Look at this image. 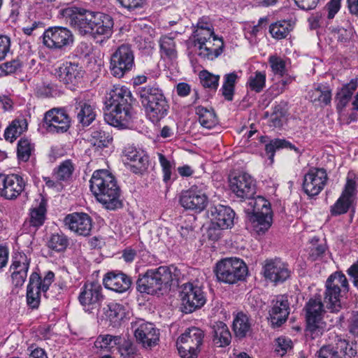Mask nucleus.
<instances>
[{
    "label": "nucleus",
    "mask_w": 358,
    "mask_h": 358,
    "mask_svg": "<svg viewBox=\"0 0 358 358\" xmlns=\"http://www.w3.org/2000/svg\"><path fill=\"white\" fill-rule=\"evenodd\" d=\"M63 15L69 24L83 36L89 34L94 39L100 36L108 39L113 32L114 22L108 14L72 7L64 9Z\"/></svg>",
    "instance_id": "nucleus-1"
},
{
    "label": "nucleus",
    "mask_w": 358,
    "mask_h": 358,
    "mask_svg": "<svg viewBox=\"0 0 358 358\" xmlns=\"http://www.w3.org/2000/svg\"><path fill=\"white\" fill-rule=\"evenodd\" d=\"M131 94L127 87L114 85L105 96V121L115 127H126L131 118Z\"/></svg>",
    "instance_id": "nucleus-2"
},
{
    "label": "nucleus",
    "mask_w": 358,
    "mask_h": 358,
    "mask_svg": "<svg viewBox=\"0 0 358 358\" xmlns=\"http://www.w3.org/2000/svg\"><path fill=\"white\" fill-rule=\"evenodd\" d=\"M90 182L92 192L107 209L115 210L122 207L120 187L115 177L108 171H95Z\"/></svg>",
    "instance_id": "nucleus-3"
},
{
    "label": "nucleus",
    "mask_w": 358,
    "mask_h": 358,
    "mask_svg": "<svg viewBox=\"0 0 358 358\" xmlns=\"http://www.w3.org/2000/svg\"><path fill=\"white\" fill-rule=\"evenodd\" d=\"M138 94L146 116L152 122L157 123L167 115L169 106L159 87L150 85L140 87Z\"/></svg>",
    "instance_id": "nucleus-4"
},
{
    "label": "nucleus",
    "mask_w": 358,
    "mask_h": 358,
    "mask_svg": "<svg viewBox=\"0 0 358 358\" xmlns=\"http://www.w3.org/2000/svg\"><path fill=\"white\" fill-rule=\"evenodd\" d=\"M173 280L171 269L167 266H160L150 269L140 275L136 284L137 289L141 293L155 294L167 289Z\"/></svg>",
    "instance_id": "nucleus-5"
},
{
    "label": "nucleus",
    "mask_w": 358,
    "mask_h": 358,
    "mask_svg": "<svg viewBox=\"0 0 358 358\" xmlns=\"http://www.w3.org/2000/svg\"><path fill=\"white\" fill-rule=\"evenodd\" d=\"M349 291L346 276L341 271L331 274L325 282L324 302L331 313H338L342 308L341 299Z\"/></svg>",
    "instance_id": "nucleus-6"
},
{
    "label": "nucleus",
    "mask_w": 358,
    "mask_h": 358,
    "mask_svg": "<svg viewBox=\"0 0 358 358\" xmlns=\"http://www.w3.org/2000/svg\"><path fill=\"white\" fill-rule=\"evenodd\" d=\"M306 321V336L315 339L322 335L326 329V323L323 321L324 313V304L320 296L310 298L305 308Z\"/></svg>",
    "instance_id": "nucleus-7"
},
{
    "label": "nucleus",
    "mask_w": 358,
    "mask_h": 358,
    "mask_svg": "<svg viewBox=\"0 0 358 358\" xmlns=\"http://www.w3.org/2000/svg\"><path fill=\"white\" fill-rule=\"evenodd\" d=\"M215 273L219 282L235 284L245 279L248 274V267L241 259L229 257L221 259L216 264Z\"/></svg>",
    "instance_id": "nucleus-8"
},
{
    "label": "nucleus",
    "mask_w": 358,
    "mask_h": 358,
    "mask_svg": "<svg viewBox=\"0 0 358 358\" xmlns=\"http://www.w3.org/2000/svg\"><path fill=\"white\" fill-rule=\"evenodd\" d=\"M181 308L185 313H191L201 308L206 302L202 284L196 280L182 284L180 287Z\"/></svg>",
    "instance_id": "nucleus-9"
},
{
    "label": "nucleus",
    "mask_w": 358,
    "mask_h": 358,
    "mask_svg": "<svg viewBox=\"0 0 358 358\" xmlns=\"http://www.w3.org/2000/svg\"><path fill=\"white\" fill-rule=\"evenodd\" d=\"M205 334L197 327L187 329L177 340L176 346L182 358H196L203 343Z\"/></svg>",
    "instance_id": "nucleus-10"
},
{
    "label": "nucleus",
    "mask_w": 358,
    "mask_h": 358,
    "mask_svg": "<svg viewBox=\"0 0 358 358\" xmlns=\"http://www.w3.org/2000/svg\"><path fill=\"white\" fill-rule=\"evenodd\" d=\"M134 65V52L129 44L120 45L110 55L109 70L115 78L124 77Z\"/></svg>",
    "instance_id": "nucleus-11"
},
{
    "label": "nucleus",
    "mask_w": 358,
    "mask_h": 358,
    "mask_svg": "<svg viewBox=\"0 0 358 358\" xmlns=\"http://www.w3.org/2000/svg\"><path fill=\"white\" fill-rule=\"evenodd\" d=\"M249 205L252 208V214L250 217L254 229L257 233L264 234L271 225V210L270 203L263 196H258L252 199Z\"/></svg>",
    "instance_id": "nucleus-12"
},
{
    "label": "nucleus",
    "mask_w": 358,
    "mask_h": 358,
    "mask_svg": "<svg viewBox=\"0 0 358 358\" xmlns=\"http://www.w3.org/2000/svg\"><path fill=\"white\" fill-rule=\"evenodd\" d=\"M179 203L184 209L199 213L207 207L208 196L203 187L193 185L180 192Z\"/></svg>",
    "instance_id": "nucleus-13"
},
{
    "label": "nucleus",
    "mask_w": 358,
    "mask_h": 358,
    "mask_svg": "<svg viewBox=\"0 0 358 358\" xmlns=\"http://www.w3.org/2000/svg\"><path fill=\"white\" fill-rule=\"evenodd\" d=\"M43 43L49 49L64 50L73 45V35L63 27H50L43 33Z\"/></svg>",
    "instance_id": "nucleus-14"
},
{
    "label": "nucleus",
    "mask_w": 358,
    "mask_h": 358,
    "mask_svg": "<svg viewBox=\"0 0 358 358\" xmlns=\"http://www.w3.org/2000/svg\"><path fill=\"white\" fill-rule=\"evenodd\" d=\"M327 171L323 168H310L304 175L302 188L310 197L318 195L328 181Z\"/></svg>",
    "instance_id": "nucleus-15"
},
{
    "label": "nucleus",
    "mask_w": 358,
    "mask_h": 358,
    "mask_svg": "<svg viewBox=\"0 0 358 358\" xmlns=\"http://www.w3.org/2000/svg\"><path fill=\"white\" fill-rule=\"evenodd\" d=\"M43 126L50 133H64L70 128L71 117L64 109L54 108L45 113Z\"/></svg>",
    "instance_id": "nucleus-16"
},
{
    "label": "nucleus",
    "mask_w": 358,
    "mask_h": 358,
    "mask_svg": "<svg viewBox=\"0 0 358 358\" xmlns=\"http://www.w3.org/2000/svg\"><path fill=\"white\" fill-rule=\"evenodd\" d=\"M234 211L229 206L217 205L210 207L208 211V217L211 222V227L208 231L210 237L212 236L210 233L213 229L231 228L234 225Z\"/></svg>",
    "instance_id": "nucleus-17"
},
{
    "label": "nucleus",
    "mask_w": 358,
    "mask_h": 358,
    "mask_svg": "<svg viewBox=\"0 0 358 358\" xmlns=\"http://www.w3.org/2000/svg\"><path fill=\"white\" fill-rule=\"evenodd\" d=\"M102 287L94 282L85 283L80 289L78 301L87 312L98 308L103 300Z\"/></svg>",
    "instance_id": "nucleus-18"
},
{
    "label": "nucleus",
    "mask_w": 358,
    "mask_h": 358,
    "mask_svg": "<svg viewBox=\"0 0 358 358\" xmlns=\"http://www.w3.org/2000/svg\"><path fill=\"white\" fill-rule=\"evenodd\" d=\"M229 187L241 199H251L256 192L255 179L247 173H239L229 178Z\"/></svg>",
    "instance_id": "nucleus-19"
},
{
    "label": "nucleus",
    "mask_w": 358,
    "mask_h": 358,
    "mask_svg": "<svg viewBox=\"0 0 358 358\" xmlns=\"http://www.w3.org/2000/svg\"><path fill=\"white\" fill-rule=\"evenodd\" d=\"M26 182L22 177L17 174H0V196L15 199L24 191Z\"/></svg>",
    "instance_id": "nucleus-20"
},
{
    "label": "nucleus",
    "mask_w": 358,
    "mask_h": 358,
    "mask_svg": "<svg viewBox=\"0 0 358 358\" xmlns=\"http://www.w3.org/2000/svg\"><path fill=\"white\" fill-rule=\"evenodd\" d=\"M136 340L145 348H151L159 341V331L152 323L138 320L131 323Z\"/></svg>",
    "instance_id": "nucleus-21"
},
{
    "label": "nucleus",
    "mask_w": 358,
    "mask_h": 358,
    "mask_svg": "<svg viewBox=\"0 0 358 358\" xmlns=\"http://www.w3.org/2000/svg\"><path fill=\"white\" fill-rule=\"evenodd\" d=\"M57 73L61 82L73 88L81 83L85 71L78 63L66 62L58 68Z\"/></svg>",
    "instance_id": "nucleus-22"
},
{
    "label": "nucleus",
    "mask_w": 358,
    "mask_h": 358,
    "mask_svg": "<svg viewBox=\"0 0 358 358\" xmlns=\"http://www.w3.org/2000/svg\"><path fill=\"white\" fill-rule=\"evenodd\" d=\"M124 162L130 166V170L135 173L144 171L149 162V157L145 152L134 146H127L123 151Z\"/></svg>",
    "instance_id": "nucleus-23"
},
{
    "label": "nucleus",
    "mask_w": 358,
    "mask_h": 358,
    "mask_svg": "<svg viewBox=\"0 0 358 358\" xmlns=\"http://www.w3.org/2000/svg\"><path fill=\"white\" fill-rule=\"evenodd\" d=\"M263 268L264 277L275 283L285 281L290 275L287 264L280 259L266 260Z\"/></svg>",
    "instance_id": "nucleus-24"
},
{
    "label": "nucleus",
    "mask_w": 358,
    "mask_h": 358,
    "mask_svg": "<svg viewBox=\"0 0 358 358\" xmlns=\"http://www.w3.org/2000/svg\"><path fill=\"white\" fill-rule=\"evenodd\" d=\"M64 223L71 231L80 236H88L92 229V220L87 214L83 213L68 215L64 219Z\"/></svg>",
    "instance_id": "nucleus-25"
},
{
    "label": "nucleus",
    "mask_w": 358,
    "mask_h": 358,
    "mask_svg": "<svg viewBox=\"0 0 358 358\" xmlns=\"http://www.w3.org/2000/svg\"><path fill=\"white\" fill-rule=\"evenodd\" d=\"M106 289L116 292L122 293L127 291L131 285L129 277L123 273L108 272L103 280Z\"/></svg>",
    "instance_id": "nucleus-26"
},
{
    "label": "nucleus",
    "mask_w": 358,
    "mask_h": 358,
    "mask_svg": "<svg viewBox=\"0 0 358 358\" xmlns=\"http://www.w3.org/2000/svg\"><path fill=\"white\" fill-rule=\"evenodd\" d=\"M75 113L79 123L83 126H89L96 118L95 105L81 97L76 99Z\"/></svg>",
    "instance_id": "nucleus-27"
},
{
    "label": "nucleus",
    "mask_w": 358,
    "mask_h": 358,
    "mask_svg": "<svg viewBox=\"0 0 358 358\" xmlns=\"http://www.w3.org/2000/svg\"><path fill=\"white\" fill-rule=\"evenodd\" d=\"M223 45L222 40L215 35L209 40L205 41L203 43H200L195 47L197 48L200 57L213 60L221 55Z\"/></svg>",
    "instance_id": "nucleus-28"
},
{
    "label": "nucleus",
    "mask_w": 358,
    "mask_h": 358,
    "mask_svg": "<svg viewBox=\"0 0 358 358\" xmlns=\"http://www.w3.org/2000/svg\"><path fill=\"white\" fill-rule=\"evenodd\" d=\"M289 314V307L287 296L281 295L276 298L271 310L269 311L271 322L280 326L285 322Z\"/></svg>",
    "instance_id": "nucleus-29"
},
{
    "label": "nucleus",
    "mask_w": 358,
    "mask_h": 358,
    "mask_svg": "<svg viewBox=\"0 0 358 358\" xmlns=\"http://www.w3.org/2000/svg\"><path fill=\"white\" fill-rule=\"evenodd\" d=\"M46 203L42 199L38 206L30 209L29 217L24 222V227H30V231H36L45 220Z\"/></svg>",
    "instance_id": "nucleus-30"
},
{
    "label": "nucleus",
    "mask_w": 358,
    "mask_h": 358,
    "mask_svg": "<svg viewBox=\"0 0 358 358\" xmlns=\"http://www.w3.org/2000/svg\"><path fill=\"white\" fill-rule=\"evenodd\" d=\"M213 343L215 347L224 348L231 343V335L228 327L222 322L213 326Z\"/></svg>",
    "instance_id": "nucleus-31"
},
{
    "label": "nucleus",
    "mask_w": 358,
    "mask_h": 358,
    "mask_svg": "<svg viewBox=\"0 0 358 358\" xmlns=\"http://www.w3.org/2000/svg\"><path fill=\"white\" fill-rule=\"evenodd\" d=\"M39 275L37 273H32L29 277V281L27 290V302L31 308L38 307L41 299V290L38 287Z\"/></svg>",
    "instance_id": "nucleus-32"
},
{
    "label": "nucleus",
    "mask_w": 358,
    "mask_h": 358,
    "mask_svg": "<svg viewBox=\"0 0 358 358\" xmlns=\"http://www.w3.org/2000/svg\"><path fill=\"white\" fill-rule=\"evenodd\" d=\"M106 318L113 327L117 326L126 316V308L122 304L110 302L103 308Z\"/></svg>",
    "instance_id": "nucleus-33"
},
{
    "label": "nucleus",
    "mask_w": 358,
    "mask_h": 358,
    "mask_svg": "<svg viewBox=\"0 0 358 358\" xmlns=\"http://www.w3.org/2000/svg\"><path fill=\"white\" fill-rule=\"evenodd\" d=\"M27 127L28 124L26 119L17 118L13 120L5 129L3 134L5 140L13 143L27 131Z\"/></svg>",
    "instance_id": "nucleus-34"
},
{
    "label": "nucleus",
    "mask_w": 358,
    "mask_h": 358,
    "mask_svg": "<svg viewBox=\"0 0 358 358\" xmlns=\"http://www.w3.org/2000/svg\"><path fill=\"white\" fill-rule=\"evenodd\" d=\"M295 21L292 20H280L269 27V32L272 37L280 40L286 38L294 29Z\"/></svg>",
    "instance_id": "nucleus-35"
},
{
    "label": "nucleus",
    "mask_w": 358,
    "mask_h": 358,
    "mask_svg": "<svg viewBox=\"0 0 358 358\" xmlns=\"http://www.w3.org/2000/svg\"><path fill=\"white\" fill-rule=\"evenodd\" d=\"M260 141L262 143H266L265 150L269 155L268 158L271 160H273L275 151L280 148H289L294 150L297 153L299 152V149L294 145L285 139L275 138L267 143V137L261 136Z\"/></svg>",
    "instance_id": "nucleus-36"
},
{
    "label": "nucleus",
    "mask_w": 358,
    "mask_h": 358,
    "mask_svg": "<svg viewBox=\"0 0 358 358\" xmlns=\"http://www.w3.org/2000/svg\"><path fill=\"white\" fill-rule=\"evenodd\" d=\"M357 88V79H352L350 82L345 85L336 94L337 108L342 110L348 103L352 98L353 92Z\"/></svg>",
    "instance_id": "nucleus-37"
},
{
    "label": "nucleus",
    "mask_w": 358,
    "mask_h": 358,
    "mask_svg": "<svg viewBox=\"0 0 358 358\" xmlns=\"http://www.w3.org/2000/svg\"><path fill=\"white\" fill-rule=\"evenodd\" d=\"M310 100L320 106H327L331 100V91L326 86L319 85L308 92Z\"/></svg>",
    "instance_id": "nucleus-38"
},
{
    "label": "nucleus",
    "mask_w": 358,
    "mask_h": 358,
    "mask_svg": "<svg viewBox=\"0 0 358 358\" xmlns=\"http://www.w3.org/2000/svg\"><path fill=\"white\" fill-rule=\"evenodd\" d=\"M251 323L248 316L241 312L238 313L233 322V330L236 337L244 338L250 331Z\"/></svg>",
    "instance_id": "nucleus-39"
},
{
    "label": "nucleus",
    "mask_w": 358,
    "mask_h": 358,
    "mask_svg": "<svg viewBox=\"0 0 358 358\" xmlns=\"http://www.w3.org/2000/svg\"><path fill=\"white\" fill-rule=\"evenodd\" d=\"M335 348L334 350L338 351V353L343 355L346 358H352L357 355L356 344L353 342H350L341 336H336L335 337Z\"/></svg>",
    "instance_id": "nucleus-40"
},
{
    "label": "nucleus",
    "mask_w": 358,
    "mask_h": 358,
    "mask_svg": "<svg viewBox=\"0 0 358 358\" xmlns=\"http://www.w3.org/2000/svg\"><path fill=\"white\" fill-rule=\"evenodd\" d=\"M196 113L198 115L199 123L205 128L211 129L217 123V117L213 110L199 106L196 108Z\"/></svg>",
    "instance_id": "nucleus-41"
},
{
    "label": "nucleus",
    "mask_w": 358,
    "mask_h": 358,
    "mask_svg": "<svg viewBox=\"0 0 358 358\" xmlns=\"http://www.w3.org/2000/svg\"><path fill=\"white\" fill-rule=\"evenodd\" d=\"M266 85V73L263 71H255L252 73L247 81V87L256 93H259Z\"/></svg>",
    "instance_id": "nucleus-42"
},
{
    "label": "nucleus",
    "mask_w": 358,
    "mask_h": 358,
    "mask_svg": "<svg viewBox=\"0 0 358 358\" xmlns=\"http://www.w3.org/2000/svg\"><path fill=\"white\" fill-rule=\"evenodd\" d=\"M35 151L34 144L31 140L22 138L17 143V155L18 159L22 162H27Z\"/></svg>",
    "instance_id": "nucleus-43"
},
{
    "label": "nucleus",
    "mask_w": 358,
    "mask_h": 358,
    "mask_svg": "<svg viewBox=\"0 0 358 358\" xmlns=\"http://www.w3.org/2000/svg\"><path fill=\"white\" fill-rule=\"evenodd\" d=\"M238 78L236 72L227 73L224 76V83L221 88L222 95L227 101L233 99L235 84Z\"/></svg>",
    "instance_id": "nucleus-44"
},
{
    "label": "nucleus",
    "mask_w": 358,
    "mask_h": 358,
    "mask_svg": "<svg viewBox=\"0 0 358 358\" xmlns=\"http://www.w3.org/2000/svg\"><path fill=\"white\" fill-rule=\"evenodd\" d=\"M30 258L24 252H16L12 257V263L9 271H17L27 273L29 265Z\"/></svg>",
    "instance_id": "nucleus-45"
},
{
    "label": "nucleus",
    "mask_w": 358,
    "mask_h": 358,
    "mask_svg": "<svg viewBox=\"0 0 358 358\" xmlns=\"http://www.w3.org/2000/svg\"><path fill=\"white\" fill-rule=\"evenodd\" d=\"M74 170L71 160H65L53 171V176L57 180L66 181L69 180Z\"/></svg>",
    "instance_id": "nucleus-46"
},
{
    "label": "nucleus",
    "mask_w": 358,
    "mask_h": 358,
    "mask_svg": "<svg viewBox=\"0 0 358 358\" xmlns=\"http://www.w3.org/2000/svg\"><path fill=\"white\" fill-rule=\"evenodd\" d=\"M160 48L162 55H164L171 59L176 58L177 51L173 38L167 36H162L160 38Z\"/></svg>",
    "instance_id": "nucleus-47"
},
{
    "label": "nucleus",
    "mask_w": 358,
    "mask_h": 358,
    "mask_svg": "<svg viewBox=\"0 0 358 358\" xmlns=\"http://www.w3.org/2000/svg\"><path fill=\"white\" fill-rule=\"evenodd\" d=\"M68 245L69 240L66 236L59 234H52L48 242V248L57 252L64 251Z\"/></svg>",
    "instance_id": "nucleus-48"
},
{
    "label": "nucleus",
    "mask_w": 358,
    "mask_h": 358,
    "mask_svg": "<svg viewBox=\"0 0 358 358\" xmlns=\"http://www.w3.org/2000/svg\"><path fill=\"white\" fill-rule=\"evenodd\" d=\"M326 251L324 244L319 243V239L313 238L310 242L308 247L309 258L312 261H315L322 258Z\"/></svg>",
    "instance_id": "nucleus-49"
},
{
    "label": "nucleus",
    "mask_w": 358,
    "mask_h": 358,
    "mask_svg": "<svg viewBox=\"0 0 358 358\" xmlns=\"http://www.w3.org/2000/svg\"><path fill=\"white\" fill-rule=\"evenodd\" d=\"M121 338L111 335H100L96 340L94 345L96 348L101 349H109L120 344Z\"/></svg>",
    "instance_id": "nucleus-50"
},
{
    "label": "nucleus",
    "mask_w": 358,
    "mask_h": 358,
    "mask_svg": "<svg viewBox=\"0 0 358 358\" xmlns=\"http://www.w3.org/2000/svg\"><path fill=\"white\" fill-rule=\"evenodd\" d=\"M199 78L201 85L205 88L216 90L218 87L219 76L212 74L208 71L203 70L200 72Z\"/></svg>",
    "instance_id": "nucleus-51"
},
{
    "label": "nucleus",
    "mask_w": 358,
    "mask_h": 358,
    "mask_svg": "<svg viewBox=\"0 0 358 358\" xmlns=\"http://www.w3.org/2000/svg\"><path fill=\"white\" fill-rule=\"evenodd\" d=\"M272 71L274 74L284 76L287 74L286 61L278 56H271L268 59Z\"/></svg>",
    "instance_id": "nucleus-52"
},
{
    "label": "nucleus",
    "mask_w": 358,
    "mask_h": 358,
    "mask_svg": "<svg viewBox=\"0 0 358 358\" xmlns=\"http://www.w3.org/2000/svg\"><path fill=\"white\" fill-rule=\"evenodd\" d=\"M352 203V201L341 196L336 202L331 206L330 212L331 215L337 216L346 213Z\"/></svg>",
    "instance_id": "nucleus-53"
},
{
    "label": "nucleus",
    "mask_w": 358,
    "mask_h": 358,
    "mask_svg": "<svg viewBox=\"0 0 358 358\" xmlns=\"http://www.w3.org/2000/svg\"><path fill=\"white\" fill-rule=\"evenodd\" d=\"M91 144L99 148H106L112 140L104 131L94 130L91 134Z\"/></svg>",
    "instance_id": "nucleus-54"
},
{
    "label": "nucleus",
    "mask_w": 358,
    "mask_h": 358,
    "mask_svg": "<svg viewBox=\"0 0 358 358\" xmlns=\"http://www.w3.org/2000/svg\"><path fill=\"white\" fill-rule=\"evenodd\" d=\"M286 110L280 105L273 108V112L270 117L271 126L280 127L286 120Z\"/></svg>",
    "instance_id": "nucleus-55"
},
{
    "label": "nucleus",
    "mask_w": 358,
    "mask_h": 358,
    "mask_svg": "<svg viewBox=\"0 0 358 358\" xmlns=\"http://www.w3.org/2000/svg\"><path fill=\"white\" fill-rule=\"evenodd\" d=\"M21 62L18 59H13L10 62L0 64V77L15 73L21 68Z\"/></svg>",
    "instance_id": "nucleus-56"
},
{
    "label": "nucleus",
    "mask_w": 358,
    "mask_h": 358,
    "mask_svg": "<svg viewBox=\"0 0 358 358\" xmlns=\"http://www.w3.org/2000/svg\"><path fill=\"white\" fill-rule=\"evenodd\" d=\"M356 194V182L353 178H350V176H348L344 189L343 190L341 196L353 202Z\"/></svg>",
    "instance_id": "nucleus-57"
},
{
    "label": "nucleus",
    "mask_w": 358,
    "mask_h": 358,
    "mask_svg": "<svg viewBox=\"0 0 358 358\" xmlns=\"http://www.w3.org/2000/svg\"><path fill=\"white\" fill-rule=\"evenodd\" d=\"M292 348V342L291 339L286 337H279L276 340L275 352L281 357L285 355Z\"/></svg>",
    "instance_id": "nucleus-58"
},
{
    "label": "nucleus",
    "mask_w": 358,
    "mask_h": 358,
    "mask_svg": "<svg viewBox=\"0 0 358 358\" xmlns=\"http://www.w3.org/2000/svg\"><path fill=\"white\" fill-rule=\"evenodd\" d=\"M213 36H215L214 29H206L203 31L200 29H195L193 36L194 38V46H196L200 43H203L205 41L209 40Z\"/></svg>",
    "instance_id": "nucleus-59"
},
{
    "label": "nucleus",
    "mask_w": 358,
    "mask_h": 358,
    "mask_svg": "<svg viewBox=\"0 0 358 358\" xmlns=\"http://www.w3.org/2000/svg\"><path fill=\"white\" fill-rule=\"evenodd\" d=\"M158 156L160 165L162 167L163 180L165 182H167L171 180L172 164L164 155L159 153Z\"/></svg>",
    "instance_id": "nucleus-60"
},
{
    "label": "nucleus",
    "mask_w": 358,
    "mask_h": 358,
    "mask_svg": "<svg viewBox=\"0 0 358 358\" xmlns=\"http://www.w3.org/2000/svg\"><path fill=\"white\" fill-rule=\"evenodd\" d=\"M54 278H55V274L52 271H48L43 280H41V277L39 276V279H38L39 289L42 292H46L48 291V289H49L50 285L52 283Z\"/></svg>",
    "instance_id": "nucleus-61"
},
{
    "label": "nucleus",
    "mask_w": 358,
    "mask_h": 358,
    "mask_svg": "<svg viewBox=\"0 0 358 358\" xmlns=\"http://www.w3.org/2000/svg\"><path fill=\"white\" fill-rule=\"evenodd\" d=\"M10 272L12 279V283L15 287L22 286L27 279V273L14 270L10 271Z\"/></svg>",
    "instance_id": "nucleus-62"
},
{
    "label": "nucleus",
    "mask_w": 358,
    "mask_h": 358,
    "mask_svg": "<svg viewBox=\"0 0 358 358\" xmlns=\"http://www.w3.org/2000/svg\"><path fill=\"white\" fill-rule=\"evenodd\" d=\"M319 358H341L338 351L331 346H323L318 351Z\"/></svg>",
    "instance_id": "nucleus-63"
},
{
    "label": "nucleus",
    "mask_w": 358,
    "mask_h": 358,
    "mask_svg": "<svg viewBox=\"0 0 358 358\" xmlns=\"http://www.w3.org/2000/svg\"><path fill=\"white\" fill-rule=\"evenodd\" d=\"M341 0H330L327 4L325 8L327 10L328 19H333L335 15L338 12L341 8Z\"/></svg>",
    "instance_id": "nucleus-64"
}]
</instances>
